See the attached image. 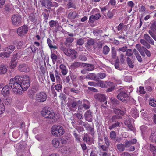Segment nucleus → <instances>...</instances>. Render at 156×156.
Returning <instances> with one entry per match:
<instances>
[{
	"label": "nucleus",
	"mask_w": 156,
	"mask_h": 156,
	"mask_svg": "<svg viewBox=\"0 0 156 156\" xmlns=\"http://www.w3.org/2000/svg\"><path fill=\"white\" fill-rule=\"evenodd\" d=\"M10 84L12 87L14 88V93L20 95L23 91H26L30 86V78L27 75L17 76L14 78L10 79Z\"/></svg>",
	"instance_id": "1"
},
{
	"label": "nucleus",
	"mask_w": 156,
	"mask_h": 156,
	"mask_svg": "<svg viewBox=\"0 0 156 156\" xmlns=\"http://www.w3.org/2000/svg\"><path fill=\"white\" fill-rule=\"evenodd\" d=\"M42 115L47 119L50 123H53L58 120L57 115L51 108H45L41 112Z\"/></svg>",
	"instance_id": "2"
},
{
	"label": "nucleus",
	"mask_w": 156,
	"mask_h": 156,
	"mask_svg": "<svg viewBox=\"0 0 156 156\" xmlns=\"http://www.w3.org/2000/svg\"><path fill=\"white\" fill-rule=\"evenodd\" d=\"M64 132V129L60 125H55L51 128V133L55 136H61L63 135Z\"/></svg>",
	"instance_id": "3"
},
{
	"label": "nucleus",
	"mask_w": 156,
	"mask_h": 156,
	"mask_svg": "<svg viewBox=\"0 0 156 156\" xmlns=\"http://www.w3.org/2000/svg\"><path fill=\"white\" fill-rule=\"evenodd\" d=\"M22 18L20 15L15 14L12 17V24L16 26H19L21 24Z\"/></svg>",
	"instance_id": "4"
},
{
	"label": "nucleus",
	"mask_w": 156,
	"mask_h": 156,
	"mask_svg": "<svg viewBox=\"0 0 156 156\" xmlns=\"http://www.w3.org/2000/svg\"><path fill=\"white\" fill-rule=\"evenodd\" d=\"M118 99L123 102H126L129 98L127 91H121L117 96Z\"/></svg>",
	"instance_id": "5"
},
{
	"label": "nucleus",
	"mask_w": 156,
	"mask_h": 156,
	"mask_svg": "<svg viewBox=\"0 0 156 156\" xmlns=\"http://www.w3.org/2000/svg\"><path fill=\"white\" fill-rule=\"evenodd\" d=\"M36 101L40 103L43 102L46 100L47 95L44 92H41L37 93L36 95Z\"/></svg>",
	"instance_id": "6"
},
{
	"label": "nucleus",
	"mask_w": 156,
	"mask_h": 156,
	"mask_svg": "<svg viewBox=\"0 0 156 156\" xmlns=\"http://www.w3.org/2000/svg\"><path fill=\"white\" fill-rule=\"evenodd\" d=\"M64 52L67 56L71 57L72 58H76V51L74 50L65 48L63 49Z\"/></svg>",
	"instance_id": "7"
},
{
	"label": "nucleus",
	"mask_w": 156,
	"mask_h": 156,
	"mask_svg": "<svg viewBox=\"0 0 156 156\" xmlns=\"http://www.w3.org/2000/svg\"><path fill=\"white\" fill-rule=\"evenodd\" d=\"M10 84V80L9 81V85L5 86L2 89V94L4 96H8L10 94V90L12 89L13 91L14 88L11 87Z\"/></svg>",
	"instance_id": "8"
},
{
	"label": "nucleus",
	"mask_w": 156,
	"mask_h": 156,
	"mask_svg": "<svg viewBox=\"0 0 156 156\" xmlns=\"http://www.w3.org/2000/svg\"><path fill=\"white\" fill-rule=\"evenodd\" d=\"M28 30V28L27 26L24 25L19 27L17 30V33L20 36H23L26 34Z\"/></svg>",
	"instance_id": "9"
},
{
	"label": "nucleus",
	"mask_w": 156,
	"mask_h": 156,
	"mask_svg": "<svg viewBox=\"0 0 156 156\" xmlns=\"http://www.w3.org/2000/svg\"><path fill=\"white\" fill-rule=\"evenodd\" d=\"M94 98L97 101L100 102H105V104H107L106 96L104 94L101 93H97L94 95Z\"/></svg>",
	"instance_id": "10"
},
{
	"label": "nucleus",
	"mask_w": 156,
	"mask_h": 156,
	"mask_svg": "<svg viewBox=\"0 0 156 156\" xmlns=\"http://www.w3.org/2000/svg\"><path fill=\"white\" fill-rule=\"evenodd\" d=\"M17 53L14 54L12 57L10 63V67L11 69H14L16 66L17 63Z\"/></svg>",
	"instance_id": "11"
},
{
	"label": "nucleus",
	"mask_w": 156,
	"mask_h": 156,
	"mask_svg": "<svg viewBox=\"0 0 156 156\" xmlns=\"http://www.w3.org/2000/svg\"><path fill=\"white\" fill-rule=\"evenodd\" d=\"M120 109L114 108L113 109V112L116 114V115H120L123 116L125 114V112L126 110L125 108L123 107H120L119 108Z\"/></svg>",
	"instance_id": "12"
},
{
	"label": "nucleus",
	"mask_w": 156,
	"mask_h": 156,
	"mask_svg": "<svg viewBox=\"0 0 156 156\" xmlns=\"http://www.w3.org/2000/svg\"><path fill=\"white\" fill-rule=\"evenodd\" d=\"M42 7L47 9H50L51 7V2L49 0H39Z\"/></svg>",
	"instance_id": "13"
},
{
	"label": "nucleus",
	"mask_w": 156,
	"mask_h": 156,
	"mask_svg": "<svg viewBox=\"0 0 156 156\" xmlns=\"http://www.w3.org/2000/svg\"><path fill=\"white\" fill-rule=\"evenodd\" d=\"M92 112L89 110L86 112L84 116L85 119L89 122H91L93 120Z\"/></svg>",
	"instance_id": "14"
},
{
	"label": "nucleus",
	"mask_w": 156,
	"mask_h": 156,
	"mask_svg": "<svg viewBox=\"0 0 156 156\" xmlns=\"http://www.w3.org/2000/svg\"><path fill=\"white\" fill-rule=\"evenodd\" d=\"M18 69L21 72H28L30 71L28 66L25 64H22L19 65Z\"/></svg>",
	"instance_id": "15"
},
{
	"label": "nucleus",
	"mask_w": 156,
	"mask_h": 156,
	"mask_svg": "<svg viewBox=\"0 0 156 156\" xmlns=\"http://www.w3.org/2000/svg\"><path fill=\"white\" fill-rule=\"evenodd\" d=\"M67 105L70 110L72 111H75L77 109V103L75 101H73L72 103L68 102L67 103Z\"/></svg>",
	"instance_id": "16"
},
{
	"label": "nucleus",
	"mask_w": 156,
	"mask_h": 156,
	"mask_svg": "<svg viewBox=\"0 0 156 156\" xmlns=\"http://www.w3.org/2000/svg\"><path fill=\"white\" fill-rule=\"evenodd\" d=\"M86 70L90 71L94 69V66L91 64L83 63V66Z\"/></svg>",
	"instance_id": "17"
},
{
	"label": "nucleus",
	"mask_w": 156,
	"mask_h": 156,
	"mask_svg": "<svg viewBox=\"0 0 156 156\" xmlns=\"http://www.w3.org/2000/svg\"><path fill=\"white\" fill-rule=\"evenodd\" d=\"M65 41L64 42V44L67 47H69L71 43L73 41L74 38L70 37H67L65 38Z\"/></svg>",
	"instance_id": "18"
},
{
	"label": "nucleus",
	"mask_w": 156,
	"mask_h": 156,
	"mask_svg": "<svg viewBox=\"0 0 156 156\" xmlns=\"http://www.w3.org/2000/svg\"><path fill=\"white\" fill-rule=\"evenodd\" d=\"M101 17L100 13H97L95 15H92L89 17V21L91 23L94 22L95 20H98Z\"/></svg>",
	"instance_id": "19"
},
{
	"label": "nucleus",
	"mask_w": 156,
	"mask_h": 156,
	"mask_svg": "<svg viewBox=\"0 0 156 156\" xmlns=\"http://www.w3.org/2000/svg\"><path fill=\"white\" fill-rule=\"evenodd\" d=\"M83 64L79 62H74L72 63L70 67L71 69H74L80 66H83Z\"/></svg>",
	"instance_id": "20"
},
{
	"label": "nucleus",
	"mask_w": 156,
	"mask_h": 156,
	"mask_svg": "<svg viewBox=\"0 0 156 156\" xmlns=\"http://www.w3.org/2000/svg\"><path fill=\"white\" fill-rule=\"evenodd\" d=\"M59 139H54L52 140V144L53 146L55 148H59L61 147V144L60 143Z\"/></svg>",
	"instance_id": "21"
},
{
	"label": "nucleus",
	"mask_w": 156,
	"mask_h": 156,
	"mask_svg": "<svg viewBox=\"0 0 156 156\" xmlns=\"http://www.w3.org/2000/svg\"><path fill=\"white\" fill-rule=\"evenodd\" d=\"M79 15L76 12H71L68 14V18L70 19H74L78 18Z\"/></svg>",
	"instance_id": "22"
},
{
	"label": "nucleus",
	"mask_w": 156,
	"mask_h": 156,
	"mask_svg": "<svg viewBox=\"0 0 156 156\" xmlns=\"http://www.w3.org/2000/svg\"><path fill=\"white\" fill-rule=\"evenodd\" d=\"M86 78L97 81V75L94 73H89L88 74L86 75Z\"/></svg>",
	"instance_id": "23"
},
{
	"label": "nucleus",
	"mask_w": 156,
	"mask_h": 156,
	"mask_svg": "<svg viewBox=\"0 0 156 156\" xmlns=\"http://www.w3.org/2000/svg\"><path fill=\"white\" fill-rule=\"evenodd\" d=\"M59 68L62 74L64 75H66L68 71L66 66L63 64H61L60 65Z\"/></svg>",
	"instance_id": "24"
},
{
	"label": "nucleus",
	"mask_w": 156,
	"mask_h": 156,
	"mask_svg": "<svg viewBox=\"0 0 156 156\" xmlns=\"http://www.w3.org/2000/svg\"><path fill=\"white\" fill-rule=\"evenodd\" d=\"M54 40H53V41H51L49 38H48L47 39V44L51 49L54 48L55 49L57 48V47L56 46L54 45Z\"/></svg>",
	"instance_id": "25"
},
{
	"label": "nucleus",
	"mask_w": 156,
	"mask_h": 156,
	"mask_svg": "<svg viewBox=\"0 0 156 156\" xmlns=\"http://www.w3.org/2000/svg\"><path fill=\"white\" fill-rule=\"evenodd\" d=\"M15 47L13 45H11L5 48V51L7 52L9 54L11 53L14 50Z\"/></svg>",
	"instance_id": "26"
},
{
	"label": "nucleus",
	"mask_w": 156,
	"mask_h": 156,
	"mask_svg": "<svg viewBox=\"0 0 156 156\" xmlns=\"http://www.w3.org/2000/svg\"><path fill=\"white\" fill-rule=\"evenodd\" d=\"M131 115L134 118H136L139 116L138 113L137 112V110L135 107H134L131 109Z\"/></svg>",
	"instance_id": "27"
},
{
	"label": "nucleus",
	"mask_w": 156,
	"mask_h": 156,
	"mask_svg": "<svg viewBox=\"0 0 156 156\" xmlns=\"http://www.w3.org/2000/svg\"><path fill=\"white\" fill-rule=\"evenodd\" d=\"M124 144L122 143H120L116 145L117 149L119 152H123L125 150V147Z\"/></svg>",
	"instance_id": "28"
},
{
	"label": "nucleus",
	"mask_w": 156,
	"mask_h": 156,
	"mask_svg": "<svg viewBox=\"0 0 156 156\" xmlns=\"http://www.w3.org/2000/svg\"><path fill=\"white\" fill-rule=\"evenodd\" d=\"M55 75L56 81L57 83H62V81L60 76L61 74L59 73L57 70L55 71Z\"/></svg>",
	"instance_id": "29"
},
{
	"label": "nucleus",
	"mask_w": 156,
	"mask_h": 156,
	"mask_svg": "<svg viewBox=\"0 0 156 156\" xmlns=\"http://www.w3.org/2000/svg\"><path fill=\"white\" fill-rule=\"evenodd\" d=\"M82 106L85 109H89L90 107V105L89 101L87 100L84 101V103Z\"/></svg>",
	"instance_id": "30"
},
{
	"label": "nucleus",
	"mask_w": 156,
	"mask_h": 156,
	"mask_svg": "<svg viewBox=\"0 0 156 156\" xmlns=\"http://www.w3.org/2000/svg\"><path fill=\"white\" fill-rule=\"evenodd\" d=\"M150 28L154 33L156 34V21H153L151 23Z\"/></svg>",
	"instance_id": "31"
},
{
	"label": "nucleus",
	"mask_w": 156,
	"mask_h": 156,
	"mask_svg": "<svg viewBox=\"0 0 156 156\" xmlns=\"http://www.w3.org/2000/svg\"><path fill=\"white\" fill-rule=\"evenodd\" d=\"M114 66L116 69L119 70H122V68L120 67L119 60L118 58H117L116 59L115 61Z\"/></svg>",
	"instance_id": "32"
},
{
	"label": "nucleus",
	"mask_w": 156,
	"mask_h": 156,
	"mask_svg": "<svg viewBox=\"0 0 156 156\" xmlns=\"http://www.w3.org/2000/svg\"><path fill=\"white\" fill-rule=\"evenodd\" d=\"M106 74L104 73H100L98 74L97 76V81H99V80L103 79L106 76Z\"/></svg>",
	"instance_id": "33"
},
{
	"label": "nucleus",
	"mask_w": 156,
	"mask_h": 156,
	"mask_svg": "<svg viewBox=\"0 0 156 156\" xmlns=\"http://www.w3.org/2000/svg\"><path fill=\"white\" fill-rule=\"evenodd\" d=\"M29 19L32 22L35 23L37 21V17L33 13H31L30 14Z\"/></svg>",
	"instance_id": "34"
},
{
	"label": "nucleus",
	"mask_w": 156,
	"mask_h": 156,
	"mask_svg": "<svg viewBox=\"0 0 156 156\" xmlns=\"http://www.w3.org/2000/svg\"><path fill=\"white\" fill-rule=\"evenodd\" d=\"M140 42L144 46L146 47L147 48L149 49L151 46L149 44V43L147 42H148L147 41L144 39H141L140 40Z\"/></svg>",
	"instance_id": "35"
},
{
	"label": "nucleus",
	"mask_w": 156,
	"mask_h": 156,
	"mask_svg": "<svg viewBox=\"0 0 156 156\" xmlns=\"http://www.w3.org/2000/svg\"><path fill=\"white\" fill-rule=\"evenodd\" d=\"M7 71L6 67L4 65L0 66V74H5Z\"/></svg>",
	"instance_id": "36"
},
{
	"label": "nucleus",
	"mask_w": 156,
	"mask_h": 156,
	"mask_svg": "<svg viewBox=\"0 0 156 156\" xmlns=\"http://www.w3.org/2000/svg\"><path fill=\"white\" fill-rule=\"evenodd\" d=\"M122 118V117L118 115H113L111 118V120L113 122L118 121V120Z\"/></svg>",
	"instance_id": "37"
},
{
	"label": "nucleus",
	"mask_w": 156,
	"mask_h": 156,
	"mask_svg": "<svg viewBox=\"0 0 156 156\" xmlns=\"http://www.w3.org/2000/svg\"><path fill=\"white\" fill-rule=\"evenodd\" d=\"M110 100L111 103L114 105H117L119 104V101L114 97H112L111 98Z\"/></svg>",
	"instance_id": "38"
},
{
	"label": "nucleus",
	"mask_w": 156,
	"mask_h": 156,
	"mask_svg": "<svg viewBox=\"0 0 156 156\" xmlns=\"http://www.w3.org/2000/svg\"><path fill=\"white\" fill-rule=\"evenodd\" d=\"M49 25L51 27H54L58 26L59 25L58 21L53 20L50 21Z\"/></svg>",
	"instance_id": "39"
},
{
	"label": "nucleus",
	"mask_w": 156,
	"mask_h": 156,
	"mask_svg": "<svg viewBox=\"0 0 156 156\" xmlns=\"http://www.w3.org/2000/svg\"><path fill=\"white\" fill-rule=\"evenodd\" d=\"M110 51V48L107 45L104 46L103 48V53L104 55L108 54Z\"/></svg>",
	"instance_id": "40"
},
{
	"label": "nucleus",
	"mask_w": 156,
	"mask_h": 156,
	"mask_svg": "<svg viewBox=\"0 0 156 156\" xmlns=\"http://www.w3.org/2000/svg\"><path fill=\"white\" fill-rule=\"evenodd\" d=\"M115 123L113 124L111 126H109V129L110 130L113 129V128L117 127H120V122L117 121Z\"/></svg>",
	"instance_id": "41"
},
{
	"label": "nucleus",
	"mask_w": 156,
	"mask_h": 156,
	"mask_svg": "<svg viewBox=\"0 0 156 156\" xmlns=\"http://www.w3.org/2000/svg\"><path fill=\"white\" fill-rule=\"evenodd\" d=\"M126 60L130 68H133L134 65L132 63L130 58L129 57H127L126 58Z\"/></svg>",
	"instance_id": "42"
},
{
	"label": "nucleus",
	"mask_w": 156,
	"mask_h": 156,
	"mask_svg": "<svg viewBox=\"0 0 156 156\" xmlns=\"http://www.w3.org/2000/svg\"><path fill=\"white\" fill-rule=\"evenodd\" d=\"M146 48L144 46H142L138 50L142 56L144 57L145 56V54L144 53L145 51Z\"/></svg>",
	"instance_id": "43"
},
{
	"label": "nucleus",
	"mask_w": 156,
	"mask_h": 156,
	"mask_svg": "<svg viewBox=\"0 0 156 156\" xmlns=\"http://www.w3.org/2000/svg\"><path fill=\"white\" fill-rule=\"evenodd\" d=\"M116 55V50L115 48L112 47L111 48V57L113 59H114Z\"/></svg>",
	"instance_id": "44"
},
{
	"label": "nucleus",
	"mask_w": 156,
	"mask_h": 156,
	"mask_svg": "<svg viewBox=\"0 0 156 156\" xmlns=\"http://www.w3.org/2000/svg\"><path fill=\"white\" fill-rule=\"evenodd\" d=\"M95 40L94 39H88L87 41V44L89 46H91L93 45L95 43Z\"/></svg>",
	"instance_id": "45"
},
{
	"label": "nucleus",
	"mask_w": 156,
	"mask_h": 156,
	"mask_svg": "<svg viewBox=\"0 0 156 156\" xmlns=\"http://www.w3.org/2000/svg\"><path fill=\"white\" fill-rule=\"evenodd\" d=\"M55 88L58 92H59L62 91V85L60 84H58L55 85Z\"/></svg>",
	"instance_id": "46"
},
{
	"label": "nucleus",
	"mask_w": 156,
	"mask_h": 156,
	"mask_svg": "<svg viewBox=\"0 0 156 156\" xmlns=\"http://www.w3.org/2000/svg\"><path fill=\"white\" fill-rule=\"evenodd\" d=\"M149 138L152 142H154L155 139L156 138V133H152Z\"/></svg>",
	"instance_id": "47"
},
{
	"label": "nucleus",
	"mask_w": 156,
	"mask_h": 156,
	"mask_svg": "<svg viewBox=\"0 0 156 156\" xmlns=\"http://www.w3.org/2000/svg\"><path fill=\"white\" fill-rule=\"evenodd\" d=\"M116 133L114 131H111L110 133V137L112 140H114L116 138Z\"/></svg>",
	"instance_id": "48"
},
{
	"label": "nucleus",
	"mask_w": 156,
	"mask_h": 156,
	"mask_svg": "<svg viewBox=\"0 0 156 156\" xmlns=\"http://www.w3.org/2000/svg\"><path fill=\"white\" fill-rule=\"evenodd\" d=\"M9 56V54L6 51L5 52L0 53V57L2 58H4L5 57H8Z\"/></svg>",
	"instance_id": "49"
},
{
	"label": "nucleus",
	"mask_w": 156,
	"mask_h": 156,
	"mask_svg": "<svg viewBox=\"0 0 156 156\" xmlns=\"http://www.w3.org/2000/svg\"><path fill=\"white\" fill-rule=\"evenodd\" d=\"M79 59L82 61H85L87 59V57L84 55H81L79 56Z\"/></svg>",
	"instance_id": "50"
},
{
	"label": "nucleus",
	"mask_w": 156,
	"mask_h": 156,
	"mask_svg": "<svg viewBox=\"0 0 156 156\" xmlns=\"http://www.w3.org/2000/svg\"><path fill=\"white\" fill-rule=\"evenodd\" d=\"M73 135L76 142H77V143H80L81 142V139L80 138L78 135L76 133H74Z\"/></svg>",
	"instance_id": "51"
},
{
	"label": "nucleus",
	"mask_w": 156,
	"mask_h": 156,
	"mask_svg": "<svg viewBox=\"0 0 156 156\" xmlns=\"http://www.w3.org/2000/svg\"><path fill=\"white\" fill-rule=\"evenodd\" d=\"M149 104L153 107H156V100L154 99L151 100L149 101Z\"/></svg>",
	"instance_id": "52"
},
{
	"label": "nucleus",
	"mask_w": 156,
	"mask_h": 156,
	"mask_svg": "<svg viewBox=\"0 0 156 156\" xmlns=\"http://www.w3.org/2000/svg\"><path fill=\"white\" fill-rule=\"evenodd\" d=\"M83 140L86 142H87L88 141H90V138L89 137L88 134L87 133L85 134L83 138Z\"/></svg>",
	"instance_id": "53"
},
{
	"label": "nucleus",
	"mask_w": 156,
	"mask_h": 156,
	"mask_svg": "<svg viewBox=\"0 0 156 156\" xmlns=\"http://www.w3.org/2000/svg\"><path fill=\"white\" fill-rule=\"evenodd\" d=\"M150 149L151 151L153 152V154L155 151H156V147L152 144H150Z\"/></svg>",
	"instance_id": "54"
},
{
	"label": "nucleus",
	"mask_w": 156,
	"mask_h": 156,
	"mask_svg": "<svg viewBox=\"0 0 156 156\" xmlns=\"http://www.w3.org/2000/svg\"><path fill=\"white\" fill-rule=\"evenodd\" d=\"M5 106L3 103L0 104V114H2L5 111Z\"/></svg>",
	"instance_id": "55"
},
{
	"label": "nucleus",
	"mask_w": 156,
	"mask_h": 156,
	"mask_svg": "<svg viewBox=\"0 0 156 156\" xmlns=\"http://www.w3.org/2000/svg\"><path fill=\"white\" fill-rule=\"evenodd\" d=\"M133 55V52L132 50L130 49H127L126 52V55L128 56H131Z\"/></svg>",
	"instance_id": "56"
},
{
	"label": "nucleus",
	"mask_w": 156,
	"mask_h": 156,
	"mask_svg": "<svg viewBox=\"0 0 156 156\" xmlns=\"http://www.w3.org/2000/svg\"><path fill=\"white\" fill-rule=\"evenodd\" d=\"M70 91L71 92L75 93L76 94H78L80 92V91L78 90L77 89H75L74 88H70Z\"/></svg>",
	"instance_id": "57"
},
{
	"label": "nucleus",
	"mask_w": 156,
	"mask_h": 156,
	"mask_svg": "<svg viewBox=\"0 0 156 156\" xmlns=\"http://www.w3.org/2000/svg\"><path fill=\"white\" fill-rule=\"evenodd\" d=\"M104 141L107 146L109 147L110 146V142L108 138L107 137H104Z\"/></svg>",
	"instance_id": "58"
},
{
	"label": "nucleus",
	"mask_w": 156,
	"mask_h": 156,
	"mask_svg": "<svg viewBox=\"0 0 156 156\" xmlns=\"http://www.w3.org/2000/svg\"><path fill=\"white\" fill-rule=\"evenodd\" d=\"M127 49V47L126 46H124L123 47L119 48L118 50V51L119 52L121 51L123 52H125L126 51Z\"/></svg>",
	"instance_id": "59"
},
{
	"label": "nucleus",
	"mask_w": 156,
	"mask_h": 156,
	"mask_svg": "<svg viewBox=\"0 0 156 156\" xmlns=\"http://www.w3.org/2000/svg\"><path fill=\"white\" fill-rule=\"evenodd\" d=\"M84 43V40L82 38L78 39L77 41V43L79 45H82Z\"/></svg>",
	"instance_id": "60"
},
{
	"label": "nucleus",
	"mask_w": 156,
	"mask_h": 156,
	"mask_svg": "<svg viewBox=\"0 0 156 156\" xmlns=\"http://www.w3.org/2000/svg\"><path fill=\"white\" fill-rule=\"evenodd\" d=\"M11 5L9 4L6 5L5 7V10L8 12L9 11L11 10Z\"/></svg>",
	"instance_id": "61"
},
{
	"label": "nucleus",
	"mask_w": 156,
	"mask_h": 156,
	"mask_svg": "<svg viewBox=\"0 0 156 156\" xmlns=\"http://www.w3.org/2000/svg\"><path fill=\"white\" fill-rule=\"evenodd\" d=\"M50 78L53 82H55V79L54 75V74L51 72H50Z\"/></svg>",
	"instance_id": "62"
},
{
	"label": "nucleus",
	"mask_w": 156,
	"mask_h": 156,
	"mask_svg": "<svg viewBox=\"0 0 156 156\" xmlns=\"http://www.w3.org/2000/svg\"><path fill=\"white\" fill-rule=\"evenodd\" d=\"M51 57L53 61H56L57 59V56L55 54H52L51 55Z\"/></svg>",
	"instance_id": "63"
},
{
	"label": "nucleus",
	"mask_w": 156,
	"mask_h": 156,
	"mask_svg": "<svg viewBox=\"0 0 156 156\" xmlns=\"http://www.w3.org/2000/svg\"><path fill=\"white\" fill-rule=\"evenodd\" d=\"M144 37L145 39V40L148 42L149 41L150 39L151 38V37L148 34H144Z\"/></svg>",
	"instance_id": "64"
}]
</instances>
